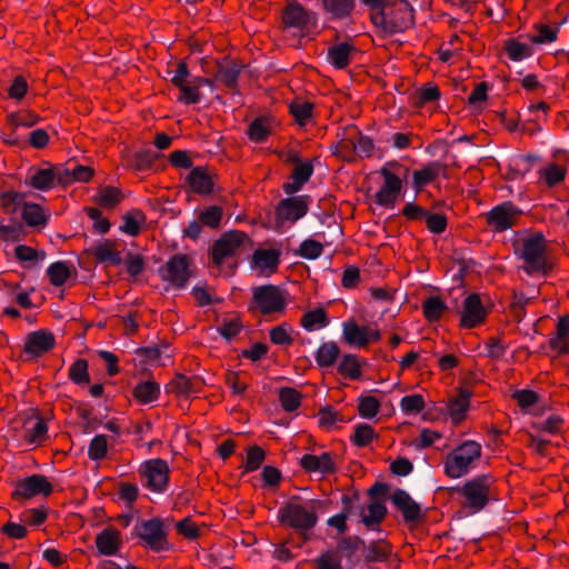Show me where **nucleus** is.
Instances as JSON below:
<instances>
[{"instance_id": "6ab92c4d", "label": "nucleus", "mask_w": 569, "mask_h": 569, "mask_svg": "<svg viewBox=\"0 0 569 569\" xmlns=\"http://www.w3.org/2000/svg\"><path fill=\"white\" fill-rule=\"evenodd\" d=\"M300 465L307 472L330 475L336 471L335 462L329 452H322L320 456L303 455L300 459Z\"/></svg>"}, {"instance_id": "3c124183", "label": "nucleus", "mask_w": 569, "mask_h": 569, "mask_svg": "<svg viewBox=\"0 0 569 569\" xmlns=\"http://www.w3.org/2000/svg\"><path fill=\"white\" fill-rule=\"evenodd\" d=\"M327 325V316L323 309H316L303 315L301 326L307 330H315Z\"/></svg>"}, {"instance_id": "f257e3e1", "label": "nucleus", "mask_w": 569, "mask_h": 569, "mask_svg": "<svg viewBox=\"0 0 569 569\" xmlns=\"http://www.w3.org/2000/svg\"><path fill=\"white\" fill-rule=\"evenodd\" d=\"M322 501L318 499L302 500L300 497H291L278 511V520L281 525L307 532L318 522V511Z\"/></svg>"}, {"instance_id": "9d476101", "label": "nucleus", "mask_w": 569, "mask_h": 569, "mask_svg": "<svg viewBox=\"0 0 569 569\" xmlns=\"http://www.w3.org/2000/svg\"><path fill=\"white\" fill-rule=\"evenodd\" d=\"M519 214L520 210L511 202H503L487 212L486 221L491 230L502 232L516 223Z\"/></svg>"}, {"instance_id": "0eeeda50", "label": "nucleus", "mask_w": 569, "mask_h": 569, "mask_svg": "<svg viewBox=\"0 0 569 569\" xmlns=\"http://www.w3.org/2000/svg\"><path fill=\"white\" fill-rule=\"evenodd\" d=\"M310 201V197L306 194L282 199L276 208V228L280 229L287 222L293 223L305 217Z\"/></svg>"}, {"instance_id": "6e6552de", "label": "nucleus", "mask_w": 569, "mask_h": 569, "mask_svg": "<svg viewBox=\"0 0 569 569\" xmlns=\"http://www.w3.org/2000/svg\"><path fill=\"white\" fill-rule=\"evenodd\" d=\"M253 303L263 315L281 312L286 307V296L276 286L266 284L253 289Z\"/></svg>"}, {"instance_id": "f8f14e48", "label": "nucleus", "mask_w": 569, "mask_h": 569, "mask_svg": "<svg viewBox=\"0 0 569 569\" xmlns=\"http://www.w3.org/2000/svg\"><path fill=\"white\" fill-rule=\"evenodd\" d=\"M136 532L152 550L160 551L167 548L166 532L160 519L142 521L136 526Z\"/></svg>"}, {"instance_id": "338daca9", "label": "nucleus", "mask_w": 569, "mask_h": 569, "mask_svg": "<svg viewBox=\"0 0 569 569\" xmlns=\"http://www.w3.org/2000/svg\"><path fill=\"white\" fill-rule=\"evenodd\" d=\"M376 433L369 425H358L355 430L352 440L358 447H365L369 445L375 438Z\"/></svg>"}, {"instance_id": "09e8293b", "label": "nucleus", "mask_w": 569, "mask_h": 569, "mask_svg": "<svg viewBox=\"0 0 569 569\" xmlns=\"http://www.w3.org/2000/svg\"><path fill=\"white\" fill-rule=\"evenodd\" d=\"M279 400L286 411H293L301 403V393L293 388L284 387L279 390Z\"/></svg>"}, {"instance_id": "8fccbe9b", "label": "nucleus", "mask_w": 569, "mask_h": 569, "mask_svg": "<svg viewBox=\"0 0 569 569\" xmlns=\"http://www.w3.org/2000/svg\"><path fill=\"white\" fill-rule=\"evenodd\" d=\"M313 104L309 101H295L290 104V112L300 126H306L311 118Z\"/></svg>"}, {"instance_id": "a18cd8bd", "label": "nucleus", "mask_w": 569, "mask_h": 569, "mask_svg": "<svg viewBox=\"0 0 569 569\" xmlns=\"http://www.w3.org/2000/svg\"><path fill=\"white\" fill-rule=\"evenodd\" d=\"M446 309L447 306L439 297H430L422 303L423 315L429 321H437Z\"/></svg>"}, {"instance_id": "2eb2a0df", "label": "nucleus", "mask_w": 569, "mask_h": 569, "mask_svg": "<svg viewBox=\"0 0 569 569\" xmlns=\"http://www.w3.org/2000/svg\"><path fill=\"white\" fill-rule=\"evenodd\" d=\"M487 317V311L478 293L469 295L463 301L460 325L463 328H475L482 323Z\"/></svg>"}, {"instance_id": "79ce46f5", "label": "nucleus", "mask_w": 569, "mask_h": 569, "mask_svg": "<svg viewBox=\"0 0 569 569\" xmlns=\"http://www.w3.org/2000/svg\"><path fill=\"white\" fill-rule=\"evenodd\" d=\"M47 273L50 278V282L56 287H60L64 284V282L70 277L71 269L67 262L57 261L49 266Z\"/></svg>"}, {"instance_id": "bb28decb", "label": "nucleus", "mask_w": 569, "mask_h": 569, "mask_svg": "<svg viewBox=\"0 0 569 569\" xmlns=\"http://www.w3.org/2000/svg\"><path fill=\"white\" fill-rule=\"evenodd\" d=\"M191 189L197 193H210L213 181L208 171L202 167L192 169L188 176Z\"/></svg>"}, {"instance_id": "680f3d73", "label": "nucleus", "mask_w": 569, "mask_h": 569, "mask_svg": "<svg viewBox=\"0 0 569 569\" xmlns=\"http://www.w3.org/2000/svg\"><path fill=\"white\" fill-rule=\"evenodd\" d=\"M318 421L320 427L330 430L338 421H343V419L332 407H326L319 411Z\"/></svg>"}, {"instance_id": "ea45409f", "label": "nucleus", "mask_w": 569, "mask_h": 569, "mask_svg": "<svg viewBox=\"0 0 569 569\" xmlns=\"http://www.w3.org/2000/svg\"><path fill=\"white\" fill-rule=\"evenodd\" d=\"M22 219L30 227H43L47 223L42 208L36 203H23Z\"/></svg>"}, {"instance_id": "de8ad7c7", "label": "nucleus", "mask_w": 569, "mask_h": 569, "mask_svg": "<svg viewBox=\"0 0 569 569\" xmlns=\"http://www.w3.org/2000/svg\"><path fill=\"white\" fill-rule=\"evenodd\" d=\"M177 88L180 90L178 101L186 104H194L201 100V94L193 78H190L188 82H184L182 86H178Z\"/></svg>"}, {"instance_id": "e433bc0d", "label": "nucleus", "mask_w": 569, "mask_h": 569, "mask_svg": "<svg viewBox=\"0 0 569 569\" xmlns=\"http://www.w3.org/2000/svg\"><path fill=\"white\" fill-rule=\"evenodd\" d=\"M93 253L100 262H110L113 266H118L122 261L120 253L114 249V243L110 240H104L97 244Z\"/></svg>"}, {"instance_id": "7ed1b4c3", "label": "nucleus", "mask_w": 569, "mask_h": 569, "mask_svg": "<svg viewBox=\"0 0 569 569\" xmlns=\"http://www.w3.org/2000/svg\"><path fill=\"white\" fill-rule=\"evenodd\" d=\"M513 247L516 256L523 261V269L527 273H545L548 270L547 244L541 233L519 238Z\"/></svg>"}, {"instance_id": "864d4df0", "label": "nucleus", "mask_w": 569, "mask_h": 569, "mask_svg": "<svg viewBox=\"0 0 569 569\" xmlns=\"http://www.w3.org/2000/svg\"><path fill=\"white\" fill-rule=\"evenodd\" d=\"M249 138L254 142L264 141L270 134V129L266 119H256L248 129Z\"/></svg>"}, {"instance_id": "13d9d810", "label": "nucleus", "mask_w": 569, "mask_h": 569, "mask_svg": "<svg viewBox=\"0 0 569 569\" xmlns=\"http://www.w3.org/2000/svg\"><path fill=\"white\" fill-rule=\"evenodd\" d=\"M323 247L319 241L307 239L301 242L298 254L305 259H316L322 254Z\"/></svg>"}, {"instance_id": "423d86ee", "label": "nucleus", "mask_w": 569, "mask_h": 569, "mask_svg": "<svg viewBox=\"0 0 569 569\" xmlns=\"http://www.w3.org/2000/svg\"><path fill=\"white\" fill-rule=\"evenodd\" d=\"M159 274L172 288L182 289L192 276L191 260L186 254H174L159 269Z\"/></svg>"}, {"instance_id": "473e14b6", "label": "nucleus", "mask_w": 569, "mask_h": 569, "mask_svg": "<svg viewBox=\"0 0 569 569\" xmlns=\"http://www.w3.org/2000/svg\"><path fill=\"white\" fill-rule=\"evenodd\" d=\"M158 158L159 154L157 152L151 149H144L128 157L127 164L137 171H144L149 169Z\"/></svg>"}, {"instance_id": "4be33fe9", "label": "nucleus", "mask_w": 569, "mask_h": 569, "mask_svg": "<svg viewBox=\"0 0 569 569\" xmlns=\"http://www.w3.org/2000/svg\"><path fill=\"white\" fill-rule=\"evenodd\" d=\"M48 427L40 417H31L26 421L24 440L31 445H39L47 438Z\"/></svg>"}, {"instance_id": "aec40b11", "label": "nucleus", "mask_w": 569, "mask_h": 569, "mask_svg": "<svg viewBox=\"0 0 569 569\" xmlns=\"http://www.w3.org/2000/svg\"><path fill=\"white\" fill-rule=\"evenodd\" d=\"M120 545V532L113 527L103 529L96 537V546L99 552L104 556L116 555Z\"/></svg>"}, {"instance_id": "dca6fc26", "label": "nucleus", "mask_w": 569, "mask_h": 569, "mask_svg": "<svg viewBox=\"0 0 569 569\" xmlns=\"http://www.w3.org/2000/svg\"><path fill=\"white\" fill-rule=\"evenodd\" d=\"M383 177V186L376 194V201L380 206L392 207L401 191L402 182L390 170L383 167L380 171Z\"/></svg>"}, {"instance_id": "393cba45", "label": "nucleus", "mask_w": 569, "mask_h": 569, "mask_svg": "<svg viewBox=\"0 0 569 569\" xmlns=\"http://www.w3.org/2000/svg\"><path fill=\"white\" fill-rule=\"evenodd\" d=\"M470 397V391L461 389L459 391V395L449 401L448 413L452 419L453 423L458 425L463 420L465 415L469 408Z\"/></svg>"}, {"instance_id": "412c9836", "label": "nucleus", "mask_w": 569, "mask_h": 569, "mask_svg": "<svg viewBox=\"0 0 569 569\" xmlns=\"http://www.w3.org/2000/svg\"><path fill=\"white\" fill-rule=\"evenodd\" d=\"M357 0H320L325 12L333 19L349 18L355 8Z\"/></svg>"}, {"instance_id": "4468645a", "label": "nucleus", "mask_w": 569, "mask_h": 569, "mask_svg": "<svg viewBox=\"0 0 569 569\" xmlns=\"http://www.w3.org/2000/svg\"><path fill=\"white\" fill-rule=\"evenodd\" d=\"M390 500L402 513L405 522L417 523L425 518L420 505L416 502L407 491L402 489L395 490L390 496Z\"/></svg>"}, {"instance_id": "9b49d317", "label": "nucleus", "mask_w": 569, "mask_h": 569, "mask_svg": "<svg viewBox=\"0 0 569 569\" xmlns=\"http://www.w3.org/2000/svg\"><path fill=\"white\" fill-rule=\"evenodd\" d=\"M52 492V485L42 475H32L20 480L16 485L12 497L17 500L30 499L38 495L49 496Z\"/></svg>"}, {"instance_id": "cd10ccee", "label": "nucleus", "mask_w": 569, "mask_h": 569, "mask_svg": "<svg viewBox=\"0 0 569 569\" xmlns=\"http://www.w3.org/2000/svg\"><path fill=\"white\" fill-rule=\"evenodd\" d=\"M550 346L559 353L569 352V315L559 318L557 335L550 339Z\"/></svg>"}, {"instance_id": "69168bd1", "label": "nucleus", "mask_w": 569, "mask_h": 569, "mask_svg": "<svg viewBox=\"0 0 569 569\" xmlns=\"http://www.w3.org/2000/svg\"><path fill=\"white\" fill-rule=\"evenodd\" d=\"M339 372L343 376L350 377L351 379L359 378L361 371L357 358L351 355L345 356L339 365Z\"/></svg>"}, {"instance_id": "7c9ffc66", "label": "nucleus", "mask_w": 569, "mask_h": 569, "mask_svg": "<svg viewBox=\"0 0 569 569\" xmlns=\"http://www.w3.org/2000/svg\"><path fill=\"white\" fill-rule=\"evenodd\" d=\"M241 66L233 61H226L219 64L216 80L222 82L228 88L236 87L240 74Z\"/></svg>"}, {"instance_id": "052dcab7", "label": "nucleus", "mask_w": 569, "mask_h": 569, "mask_svg": "<svg viewBox=\"0 0 569 569\" xmlns=\"http://www.w3.org/2000/svg\"><path fill=\"white\" fill-rule=\"evenodd\" d=\"M222 218V209L212 206L202 211L199 216V221L210 228H218Z\"/></svg>"}, {"instance_id": "4c0bfd02", "label": "nucleus", "mask_w": 569, "mask_h": 569, "mask_svg": "<svg viewBox=\"0 0 569 569\" xmlns=\"http://www.w3.org/2000/svg\"><path fill=\"white\" fill-rule=\"evenodd\" d=\"M346 147H352V149L362 157H369L373 150V144L370 138L362 136L356 129L352 130V134L345 140Z\"/></svg>"}, {"instance_id": "603ef678", "label": "nucleus", "mask_w": 569, "mask_h": 569, "mask_svg": "<svg viewBox=\"0 0 569 569\" xmlns=\"http://www.w3.org/2000/svg\"><path fill=\"white\" fill-rule=\"evenodd\" d=\"M108 451V441L104 435L96 436L88 449V456L91 460H101L107 456Z\"/></svg>"}, {"instance_id": "72a5a7b5", "label": "nucleus", "mask_w": 569, "mask_h": 569, "mask_svg": "<svg viewBox=\"0 0 569 569\" xmlns=\"http://www.w3.org/2000/svg\"><path fill=\"white\" fill-rule=\"evenodd\" d=\"M159 395L160 386L152 380L138 383L133 390L134 398L141 403L153 402L158 399Z\"/></svg>"}, {"instance_id": "4d7b16f0", "label": "nucleus", "mask_w": 569, "mask_h": 569, "mask_svg": "<svg viewBox=\"0 0 569 569\" xmlns=\"http://www.w3.org/2000/svg\"><path fill=\"white\" fill-rule=\"evenodd\" d=\"M69 378L78 385L88 383V362L84 359H78L69 370Z\"/></svg>"}, {"instance_id": "f704fd0d", "label": "nucleus", "mask_w": 569, "mask_h": 569, "mask_svg": "<svg viewBox=\"0 0 569 569\" xmlns=\"http://www.w3.org/2000/svg\"><path fill=\"white\" fill-rule=\"evenodd\" d=\"M390 553L391 547L385 540L373 541L363 550L365 560L367 562L385 561Z\"/></svg>"}, {"instance_id": "c756f323", "label": "nucleus", "mask_w": 569, "mask_h": 569, "mask_svg": "<svg viewBox=\"0 0 569 569\" xmlns=\"http://www.w3.org/2000/svg\"><path fill=\"white\" fill-rule=\"evenodd\" d=\"M343 337L349 345L363 347L368 343L366 327L358 326L353 320L343 323Z\"/></svg>"}, {"instance_id": "c03bdc74", "label": "nucleus", "mask_w": 569, "mask_h": 569, "mask_svg": "<svg viewBox=\"0 0 569 569\" xmlns=\"http://www.w3.org/2000/svg\"><path fill=\"white\" fill-rule=\"evenodd\" d=\"M26 237V229L19 221L9 224H0V240L7 242L20 241Z\"/></svg>"}, {"instance_id": "0e129e2a", "label": "nucleus", "mask_w": 569, "mask_h": 569, "mask_svg": "<svg viewBox=\"0 0 569 569\" xmlns=\"http://www.w3.org/2000/svg\"><path fill=\"white\" fill-rule=\"evenodd\" d=\"M549 187H552L565 179L566 169L557 163H551L541 171Z\"/></svg>"}, {"instance_id": "a211bd4d", "label": "nucleus", "mask_w": 569, "mask_h": 569, "mask_svg": "<svg viewBox=\"0 0 569 569\" xmlns=\"http://www.w3.org/2000/svg\"><path fill=\"white\" fill-rule=\"evenodd\" d=\"M54 337L50 331L38 330L28 335L24 343V352L33 357H39L54 346Z\"/></svg>"}, {"instance_id": "774afa93", "label": "nucleus", "mask_w": 569, "mask_h": 569, "mask_svg": "<svg viewBox=\"0 0 569 569\" xmlns=\"http://www.w3.org/2000/svg\"><path fill=\"white\" fill-rule=\"evenodd\" d=\"M317 569H342L339 556L333 551H326L316 560Z\"/></svg>"}, {"instance_id": "39448f33", "label": "nucleus", "mask_w": 569, "mask_h": 569, "mask_svg": "<svg viewBox=\"0 0 569 569\" xmlns=\"http://www.w3.org/2000/svg\"><path fill=\"white\" fill-rule=\"evenodd\" d=\"M481 456L480 443L468 440L456 448L446 459L445 470L450 478H460L468 473L475 461Z\"/></svg>"}, {"instance_id": "5fc2aeb1", "label": "nucleus", "mask_w": 569, "mask_h": 569, "mask_svg": "<svg viewBox=\"0 0 569 569\" xmlns=\"http://www.w3.org/2000/svg\"><path fill=\"white\" fill-rule=\"evenodd\" d=\"M16 258L22 262H38L46 258L44 251H38L31 247L19 244L14 249Z\"/></svg>"}, {"instance_id": "f3484780", "label": "nucleus", "mask_w": 569, "mask_h": 569, "mask_svg": "<svg viewBox=\"0 0 569 569\" xmlns=\"http://www.w3.org/2000/svg\"><path fill=\"white\" fill-rule=\"evenodd\" d=\"M290 160L296 163L291 173V182L283 184V191L287 194H293L298 192L305 183L310 179L313 167L310 162H301L297 154H292Z\"/></svg>"}, {"instance_id": "a19ab883", "label": "nucleus", "mask_w": 569, "mask_h": 569, "mask_svg": "<svg viewBox=\"0 0 569 569\" xmlns=\"http://www.w3.org/2000/svg\"><path fill=\"white\" fill-rule=\"evenodd\" d=\"M30 184L38 190H49L54 186L53 168L38 169L30 177Z\"/></svg>"}, {"instance_id": "bf43d9fd", "label": "nucleus", "mask_w": 569, "mask_h": 569, "mask_svg": "<svg viewBox=\"0 0 569 569\" xmlns=\"http://www.w3.org/2000/svg\"><path fill=\"white\" fill-rule=\"evenodd\" d=\"M264 460V451L259 446L250 447L247 451L246 471L251 472L260 468Z\"/></svg>"}, {"instance_id": "2f4dec72", "label": "nucleus", "mask_w": 569, "mask_h": 569, "mask_svg": "<svg viewBox=\"0 0 569 569\" xmlns=\"http://www.w3.org/2000/svg\"><path fill=\"white\" fill-rule=\"evenodd\" d=\"M443 170V166L439 162H432L413 172V186L417 190H420L423 186L433 181L440 172Z\"/></svg>"}, {"instance_id": "37998d69", "label": "nucleus", "mask_w": 569, "mask_h": 569, "mask_svg": "<svg viewBox=\"0 0 569 569\" xmlns=\"http://www.w3.org/2000/svg\"><path fill=\"white\" fill-rule=\"evenodd\" d=\"M339 352L340 350L335 342H326L317 351V363L320 367H330L336 362Z\"/></svg>"}, {"instance_id": "1a4fd4ad", "label": "nucleus", "mask_w": 569, "mask_h": 569, "mask_svg": "<svg viewBox=\"0 0 569 569\" xmlns=\"http://www.w3.org/2000/svg\"><path fill=\"white\" fill-rule=\"evenodd\" d=\"M247 240L248 236L239 230L222 234L211 249L213 263L220 266L224 259L237 254Z\"/></svg>"}, {"instance_id": "c85d7f7f", "label": "nucleus", "mask_w": 569, "mask_h": 569, "mask_svg": "<svg viewBox=\"0 0 569 569\" xmlns=\"http://www.w3.org/2000/svg\"><path fill=\"white\" fill-rule=\"evenodd\" d=\"M309 20L310 14L299 3H290L283 12V22L289 27L302 28Z\"/></svg>"}, {"instance_id": "c9c22d12", "label": "nucleus", "mask_w": 569, "mask_h": 569, "mask_svg": "<svg viewBox=\"0 0 569 569\" xmlns=\"http://www.w3.org/2000/svg\"><path fill=\"white\" fill-rule=\"evenodd\" d=\"M253 262L261 270L274 271L279 263V252L274 249H259L253 253Z\"/></svg>"}, {"instance_id": "20e7f679", "label": "nucleus", "mask_w": 569, "mask_h": 569, "mask_svg": "<svg viewBox=\"0 0 569 569\" xmlns=\"http://www.w3.org/2000/svg\"><path fill=\"white\" fill-rule=\"evenodd\" d=\"M493 483L495 480L491 476L481 475L457 488V492L462 498L461 506L472 512L482 510L493 497Z\"/></svg>"}, {"instance_id": "49530a36", "label": "nucleus", "mask_w": 569, "mask_h": 569, "mask_svg": "<svg viewBox=\"0 0 569 569\" xmlns=\"http://www.w3.org/2000/svg\"><path fill=\"white\" fill-rule=\"evenodd\" d=\"M505 50L508 57L513 61H520L532 54V50L528 44L521 43L515 39L506 41Z\"/></svg>"}, {"instance_id": "ddd939ff", "label": "nucleus", "mask_w": 569, "mask_h": 569, "mask_svg": "<svg viewBox=\"0 0 569 569\" xmlns=\"http://www.w3.org/2000/svg\"><path fill=\"white\" fill-rule=\"evenodd\" d=\"M142 475L147 480V487L154 492L166 490L169 481V467L163 459H152L144 463Z\"/></svg>"}, {"instance_id": "b1692460", "label": "nucleus", "mask_w": 569, "mask_h": 569, "mask_svg": "<svg viewBox=\"0 0 569 569\" xmlns=\"http://www.w3.org/2000/svg\"><path fill=\"white\" fill-rule=\"evenodd\" d=\"M387 515V508L382 500H371L367 511H362L361 521L368 529H376Z\"/></svg>"}, {"instance_id": "a878e982", "label": "nucleus", "mask_w": 569, "mask_h": 569, "mask_svg": "<svg viewBox=\"0 0 569 569\" xmlns=\"http://www.w3.org/2000/svg\"><path fill=\"white\" fill-rule=\"evenodd\" d=\"M353 52H356V48L352 44L338 43L328 49V60L336 68L343 69L350 63V56Z\"/></svg>"}, {"instance_id": "e2e57ef3", "label": "nucleus", "mask_w": 569, "mask_h": 569, "mask_svg": "<svg viewBox=\"0 0 569 569\" xmlns=\"http://www.w3.org/2000/svg\"><path fill=\"white\" fill-rule=\"evenodd\" d=\"M379 407L380 402L377 398L367 396L360 398L358 410L363 418L370 419L378 413Z\"/></svg>"}, {"instance_id": "5701e85b", "label": "nucleus", "mask_w": 569, "mask_h": 569, "mask_svg": "<svg viewBox=\"0 0 569 569\" xmlns=\"http://www.w3.org/2000/svg\"><path fill=\"white\" fill-rule=\"evenodd\" d=\"M203 383L200 377L188 378L183 375H177L169 387L172 392L178 395H191L200 392Z\"/></svg>"}, {"instance_id": "58836bf2", "label": "nucleus", "mask_w": 569, "mask_h": 569, "mask_svg": "<svg viewBox=\"0 0 569 569\" xmlns=\"http://www.w3.org/2000/svg\"><path fill=\"white\" fill-rule=\"evenodd\" d=\"M146 223V216L141 210H132L123 216L121 230L129 236H137L141 226Z\"/></svg>"}, {"instance_id": "f03ea898", "label": "nucleus", "mask_w": 569, "mask_h": 569, "mask_svg": "<svg viewBox=\"0 0 569 569\" xmlns=\"http://www.w3.org/2000/svg\"><path fill=\"white\" fill-rule=\"evenodd\" d=\"M372 23L386 33L403 32L413 26V8L407 0H391L382 11L370 14Z\"/></svg>"}, {"instance_id": "6e6d98bb", "label": "nucleus", "mask_w": 569, "mask_h": 569, "mask_svg": "<svg viewBox=\"0 0 569 569\" xmlns=\"http://www.w3.org/2000/svg\"><path fill=\"white\" fill-rule=\"evenodd\" d=\"M121 199L122 196L120 190L112 187L102 188L97 197L98 203L106 208L114 207L121 201Z\"/></svg>"}]
</instances>
